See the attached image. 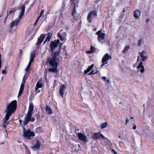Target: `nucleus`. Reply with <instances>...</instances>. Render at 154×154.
Returning <instances> with one entry per match:
<instances>
[{"mask_svg": "<svg viewBox=\"0 0 154 154\" xmlns=\"http://www.w3.org/2000/svg\"><path fill=\"white\" fill-rule=\"evenodd\" d=\"M63 44L60 43L58 39L55 40L51 42L50 47L52 53L48 59V62L51 68L48 69V72L57 73L58 71V67L59 64L56 61V58L60 54L61 47Z\"/></svg>", "mask_w": 154, "mask_h": 154, "instance_id": "1", "label": "nucleus"}, {"mask_svg": "<svg viewBox=\"0 0 154 154\" xmlns=\"http://www.w3.org/2000/svg\"><path fill=\"white\" fill-rule=\"evenodd\" d=\"M17 107V101L14 100L11 102L7 106V110L5 111L7 112V114L5 119H3L4 122V126L5 127L8 125L7 121L9 119V117L12 113L14 112L16 110Z\"/></svg>", "mask_w": 154, "mask_h": 154, "instance_id": "2", "label": "nucleus"}, {"mask_svg": "<svg viewBox=\"0 0 154 154\" xmlns=\"http://www.w3.org/2000/svg\"><path fill=\"white\" fill-rule=\"evenodd\" d=\"M21 11L20 12L18 18L13 21L10 24V32L11 33H13V32L15 31L17 25L24 15L25 10V7L24 5H21Z\"/></svg>", "mask_w": 154, "mask_h": 154, "instance_id": "3", "label": "nucleus"}, {"mask_svg": "<svg viewBox=\"0 0 154 154\" xmlns=\"http://www.w3.org/2000/svg\"><path fill=\"white\" fill-rule=\"evenodd\" d=\"M138 54L141 58L142 61L140 62L139 65L137 67V68L138 69V70H139V69L141 72L143 73L144 71V69L142 61L144 62L147 59V57L144 55V53L143 51L141 52H139Z\"/></svg>", "mask_w": 154, "mask_h": 154, "instance_id": "4", "label": "nucleus"}, {"mask_svg": "<svg viewBox=\"0 0 154 154\" xmlns=\"http://www.w3.org/2000/svg\"><path fill=\"white\" fill-rule=\"evenodd\" d=\"M35 120V118L32 117V113L27 112L24 117L23 125L25 126L27 125L29 122H33Z\"/></svg>", "mask_w": 154, "mask_h": 154, "instance_id": "5", "label": "nucleus"}, {"mask_svg": "<svg viewBox=\"0 0 154 154\" xmlns=\"http://www.w3.org/2000/svg\"><path fill=\"white\" fill-rule=\"evenodd\" d=\"M29 75V74H28V73H26V74L23 76L22 80V83L20 85L19 91L18 95V97H19L23 93V91L24 89V84L25 83L26 80L28 78Z\"/></svg>", "mask_w": 154, "mask_h": 154, "instance_id": "6", "label": "nucleus"}, {"mask_svg": "<svg viewBox=\"0 0 154 154\" xmlns=\"http://www.w3.org/2000/svg\"><path fill=\"white\" fill-rule=\"evenodd\" d=\"M23 136L27 139H30L31 137L34 136L35 135L34 133L31 131L29 129L26 130L25 129H23Z\"/></svg>", "mask_w": 154, "mask_h": 154, "instance_id": "7", "label": "nucleus"}, {"mask_svg": "<svg viewBox=\"0 0 154 154\" xmlns=\"http://www.w3.org/2000/svg\"><path fill=\"white\" fill-rule=\"evenodd\" d=\"M63 30H60L58 33L57 35L61 41H65L66 39L67 34L65 32H62Z\"/></svg>", "mask_w": 154, "mask_h": 154, "instance_id": "8", "label": "nucleus"}, {"mask_svg": "<svg viewBox=\"0 0 154 154\" xmlns=\"http://www.w3.org/2000/svg\"><path fill=\"white\" fill-rule=\"evenodd\" d=\"M96 35L98 36L97 39L99 42H101L104 39L105 33H102L101 30L97 31L96 33Z\"/></svg>", "mask_w": 154, "mask_h": 154, "instance_id": "9", "label": "nucleus"}, {"mask_svg": "<svg viewBox=\"0 0 154 154\" xmlns=\"http://www.w3.org/2000/svg\"><path fill=\"white\" fill-rule=\"evenodd\" d=\"M78 137L80 140L82 141L85 143H86L88 141L87 137L84 134L78 133Z\"/></svg>", "mask_w": 154, "mask_h": 154, "instance_id": "10", "label": "nucleus"}, {"mask_svg": "<svg viewBox=\"0 0 154 154\" xmlns=\"http://www.w3.org/2000/svg\"><path fill=\"white\" fill-rule=\"evenodd\" d=\"M42 79H40L37 82L35 87V91L37 93H39L40 92L39 90H38L39 88H41L43 85L42 83Z\"/></svg>", "mask_w": 154, "mask_h": 154, "instance_id": "11", "label": "nucleus"}, {"mask_svg": "<svg viewBox=\"0 0 154 154\" xmlns=\"http://www.w3.org/2000/svg\"><path fill=\"white\" fill-rule=\"evenodd\" d=\"M111 59V56L106 53L103 56L102 59V62L103 63L107 64L109 59Z\"/></svg>", "mask_w": 154, "mask_h": 154, "instance_id": "12", "label": "nucleus"}, {"mask_svg": "<svg viewBox=\"0 0 154 154\" xmlns=\"http://www.w3.org/2000/svg\"><path fill=\"white\" fill-rule=\"evenodd\" d=\"M45 37V36L44 34H41L40 37L38 38L37 42L36 43V45L39 46V45L42 42Z\"/></svg>", "mask_w": 154, "mask_h": 154, "instance_id": "13", "label": "nucleus"}, {"mask_svg": "<svg viewBox=\"0 0 154 154\" xmlns=\"http://www.w3.org/2000/svg\"><path fill=\"white\" fill-rule=\"evenodd\" d=\"M66 86L64 85H62L60 89L59 93L62 97H63V95L64 94L66 88Z\"/></svg>", "mask_w": 154, "mask_h": 154, "instance_id": "14", "label": "nucleus"}, {"mask_svg": "<svg viewBox=\"0 0 154 154\" xmlns=\"http://www.w3.org/2000/svg\"><path fill=\"white\" fill-rule=\"evenodd\" d=\"M78 3L76 4L75 6H74V8L72 12V15L73 17V18L75 20H77V19L76 17V11L75 10V8H76V7H77L78 6Z\"/></svg>", "mask_w": 154, "mask_h": 154, "instance_id": "15", "label": "nucleus"}, {"mask_svg": "<svg viewBox=\"0 0 154 154\" xmlns=\"http://www.w3.org/2000/svg\"><path fill=\"white\" fill-rule=\"evenodd\" d=\"M36 51V50H34L30 54V60L33 61L35 57Z\"/></svg>", "mask_w": 154, "mask_h": 154, "instance_id": "16", "label": "nucleus"}, {"mask_svg": "<svg viewBox=\"0 0 154 154\" xmlns=\"http://www.w3.org/2000/svg\"><path fill=\"white\" fill-rule=\"evenodd\" d=\"M141 13L139 10H137L134 12V16L135 18H139L140 16Z\"/></svg>", "mask_w": 154, "mask_h": 154, "instance_id": "17", "label": "nucleus"}, {"mask_svg": "<svg viewBox=\"0 0 154 154\" xmlns=\"http://www.w3.org/2000/svg\"><path fill=\"white\" fill-rule=\"evenodd\" d=\"M40 143L38 141H37L36 144L32 146V148L34 150L38 149L40 147Z\"/></svg>", "mask_w": 154, "mask_h": 154, "instance_id": "18", "label": "nucleus"}, {"mask_svg": "<svg viewBox=\"0 0 154 154\" xmlns=\"http://www.w3.org/2000/svg\"><path fill=\"white\" fill-rule=\"evenodd\" d=\"M100 131H99L97 133H94L93 134L92 136V138L93 139H98L100 137Z\"/></svg>", "mask_w": 154, "mask_h": 154, "instance_id": "19", "label": "nucleus"}, {"mask_svg": "<svg viewBox=\"0 0 154 154\" xmlns=\"http://www.w3.org/2000/svg\"><path fill=\"white\" fill-rule=\"evenodd\" d=\"M34 109V106L33 103H30L28 108V112L32 113Z\"/></svg>", "mask_w": 154, "mask_h": 154, "instance_id": "20", "label": "nucleus"}, {"mask_svg": "<svg viewBox=\"0 0 154 154\" xmlns=\"http://www.w3.org/2000/svg\"><path fill=\"white\" fill-rule=\"evenodd\" d=\"M52 33L49 32L48 33V35L44 42V44H45L47 42H49L52 36Z\"/></svg>", "mask_w": 154, "mask_h": 154, "instance_id": "21", "label": "nucleus"}, {"mask_svg": "<svg viewBox=\"0 0 154 154\" xmlns=\"http://www.w3.org/2000/svg\"><path fill=\"white\" fill-rule=\"evenodd\" d=\"M130 48L129 45L126 46L124 48V50L122 51V53L124 54H125L129 50Z\"/></svg>", "mask_w": 154, "mask_h": 154, "instance_id": "22", "label": "nucleus"}, {"mask_svg": "<svg viewBox=\"0 0 154 154\" xmlns=\"http://www.w3.org/2000/svg\"><path fill=\"white\" fill-rule=\"evenodd\" d=\"M45 110L49 114H51L52 113V109L48 106H46Z\"/></svg>", "mask_w": 154, "mask_h": 154, "instance_id": "23", "label": "nucleus"}, {"mask_svg": "<svg viewBox=\"0 0 154 154\" xmlns=\"http://www.w3.org/2000/svg\"><path fill=\"white\" fill-rule=\"evenodd\" d=\"M94 66L93 64H92L90 66H89L87 69L85 70L84 71V73L85 74H87L88 72H90Z\"/></svg>", "mask_w": 154, "mask_h": 154, "instance_id": "24", "label": "nucleus"}, {"mask_svg": "<svg viewBox=\"0 0 154 154\" xmlns=\"http://www.w3.org/2000/svg\"><path fill=\"white\" fill-rule=\"evenodd\" d=\"M89 13L92 16V17H96L97 16V12L96 11H91Z\"/></svg>", "mask_w": 154, "mask_h": 154, "instance_id": "25", "label": "nucleus"}, {"mask_svg": "<svg viewBox=\"0 0 154 154\" xmlns=\"http://www.w3.org/2000/svg\"><path fill=\"white\" fill-rule=\"evenodd\" d=\"M43 130L42 128L41 127L37 128L35 131V132L37 133H42L43 132Z\"/></svg>", "mask_w": 154, "mask_h": 154, "instance_id": "26", "label": "nucleus"}, {"mask_svg": "<svg viewBox=\"0 0 154 154\" xmlns=\"http://www.w3.org/2000/svg\"><path fill=\"white\" fill-rule=\"evenodd\" d=\"M138 46H142L144 44V42L142 39H140L138 41Z\"/></svg>", "mask_w": 154, "mask_h": 154, "instance_id": "27", "label": "nucleus"}, {"mask_svg": "<svg viewBox=\"0 0 154 154\" xmlns=\"http://www.w3.org/2000/svg\"><path fill=\"white\" fill-rule=\"evenodd\" d=\"M100 137H99L98 139L100 140H103V139H107V138L106 137H105L104 135L101 134L100 132Z\"/></svg>", "mask_w": 154, "mask_h": 154, "instance_id": "28", "label": "nucleus"}, {"mask_svg": "<svg viewBox=\"0 0 154 154\" xmlns=\"http://www.w3.org/2000/svg\"><path fill=\"white\" fill-rule=\"evenodd\" d=\"M107 125V123L105 122L104 123H102L100 125V127L101 128H106Z\"/></svg>", "mask_w": 154, "mask_h": 154, "instance_id": "29", "label": "nucleus"}, {"mask_svg": "<svg viewBox=\"0 0 154 154\" xmlns=\"http://www.w3.org/2000/svg\"><path fill=\"white\" fill-rule=\"evenodd\" d=\"M92 17V16L89 13L88 16L87 17V20L90 23H91L92 21V19L91 17Z\"/></svg>", "mask_w": 154, "mask_h": 154, "instance_id": "30", "label": "nucleus"}, {"mask_svg": "<svg viewBox=\"0 0 154 154\" xmlns=\"http://www.w3.org/2000/svg\"><path fill=\"white\" fill-rule=\"evenodd\" d=\"M44 10H42V11H41V14H40V15L38 17V18L40 19L41 17L43 15V14H44Z\"/></svg>", "mask_w": 154, "mask_h": 154, "instance_id": "31", "label": "nucleus"}, {"mask_svg": "<svg viewBox=\"0 0 154 154\" xmlns=\"http://www.w3.org/2000/svg\"><path fill=\"white\" fill-rule=\"evenodd\" d=\"M94 50V47H93L92 46H91V51L89 52V53H92L93 52Z\"/></svg>", "mask_w": 154, "mask_h": 154, "instance_id": "32", "label": "nucleus"}, {"mask_svg": "<svg viewBox=\"0 0 154 154\" xmlns=\"http://www.w3.org/2000/svg\"><path fill=\"white\" fill-rule=\"evenodd\" d=\"M33 61H32L31 60H30L29 61V62L28 63V65H27V67H28V68H29L30 67V66H31V64L32 63V62Z\"/></svg>", "mask_w": 154, "mask_h": 154, "instance_id": "33", "label": "nucleus"}, {"mask_svg": "<svg viewBox=\"0 0 154 154\" xmlns=\"http://www.w3.org/2000/svg\"><path fill=\"white\" fill-rule=\"evenodd\" d=\"M26 73H28L29 74V68H28V67H26Z\"/></svg>", "mask_w": 154, "mask_h": 154, "instance_id": "34", "label": "nucleus"}, {"mask_svg": "<svg viewBox=\"0 0 154 154\" xmlns=\"http://www.w3.org/2000/svg\"><path fill=\"white\" fill-rule=\"evenodd\" d=\"M92 74H94V71L93 70H92L91 72L88 74V75H91Z\"/></svg>", "mask_w": 154, "mask_h": 154, "instance_id": "35", "label": "nucleus"}, {"mask_svg": "<svg viewBox=\"0 0 154 154\" xmlns=\"http://www.w3.org/2000/svg\"><path fill=\"white\" fill-rule=\"evenodd\" d=\"M40 19L39 18H38L37 20H36V21H35V24H34V26H36V25H37V23H38V20H39Z\"/></svg>", "mask_w": 154, "mask_h": 154, "instance_id": "36", "label": "nucleus"}, {"mask_svg": "<svg viewBox=\"0 0 154 154\" xmlns=\"http://www.w3.org/2000/svg\"><path fill=\"white\" fill-rule=\"evenodd\" d=\"M133 129L134 130L136 128V125L134 124L133 125Z\"/></svg>", "mask_w": 154, "mask_h": 154, "instance_id": "37", "label": "nucleus"}, {"mask_svg": "<svg viewBox=\"0 0 154 154\" xmlns=\"http://www.w3.org/2000/svg\"><path fill=\"white\" fill-rule=\"evenodd\" d=\"M6 71L5 70H3L2 72V73L3 74H6Z\"/></svg>", "mask_w": 154, "mask_h": 154, "instance_id": "38", "label": "nucleus"}, {"mask_svg": "<svg viewBox=\"0 0 154 154\" xmlns=\"http://www.w3.org/2000/svg\"><path fill=\"white\" fill-rule=\"evenodd\" d=\"M109 82V80L108 79H107V80H106L105 81V83H106V85H107V83Z\"/></svg>", "mask_w": 154, "mask_h": 154, "instance_id": "39", "label": "nucleus"}, {"mask_svg": "<svg viewBox=\"0 0 154 154\" xmlns=\"http://www.w3.org/2000/svg\"><path fill=\"white\" fill-rule=\"evenodd\" d=\"M102 79H103L104 81H106V78L105 77H103L102 78Z\"/></svg>", "mask_w": 154, "mask_h": 154, "instance_id": "40", "label": "nucleus"}, {"mask_svg": "<svg viewBox=\"0 0 154 154\" xmlns=\"http://www.w3.org/2000/svg\"><path fill=\"white\" fill-rule=\"evenodd\" d=\"M120 71L122 72H123L124 71L123 69L122 68H121L120 70Z\"/></svg>", "mask_w": 154, "mask_h": 154, "instance_id": "41", "label": "nucleus"}, {"mask_svg": "<svg viewBox=\"0 0 154 154\" xmlns=\"http://www.w3.org/2000/svg\"><path fill=\"white\" fill-rule=\"evenodd\" d=\"M126 124L128 123V122H129V120L128 119H126Z\"/></svg>", "mask_w": 154, "mask_h": 154, "instance_id": "42", "label": "nucleus"}, {"mask_svg": "<svg viewBox=\"0 0 154 154\" xmlns=\"http://www.w3.org/2000/svg\"><path fill=\"white\" fill-rule=\"evenodd\" d=\"M77 130H76L75 131V133L77 135V136H78V133L79 132H77Z\"/></svg>", "mask_w": 154, "mask_h": 154, "instance_id": "43", "label": "nucleus"}, {"mask_svg": "<svg viewBox=\"0 0 154 154\" xmlns=\"http://www.w3.org/2000/svg\"><path fill=\"white\" fill-rule=\"evenodd\" d=\"M113 150V152L114 153V154H117V152L115 150Z\"/></svg>", "mask_w": 154, "mask_h": 154, "instance_id": "44", "label": "nucleus"}, {"mask_svg": "<svg viewBox=\"0 0 154 154\" xmlns=\"http://www.w3.org/2000/svg\"><path fill=\"white\" fill-rule=\"evenodd\" d=\"M13 12V11H10L9 12V14H11Z\"/></svg>", "mask_w": 154, "mask_h": 154, "instance_id": "45", "label": "nucleus"}, {"mask_svg": "<svg viewBox=\"0 0 154 154\" xmlns=\"http://www.w3.org/2000/svg\"><path fill=\"white\" fill-rule=\"evenodd\" d=\"M104 64V63H103V64H102L101 66H100V67H102L105 64Z\"/></svg>", "mask_w": 154, "mask_h": 154, "instance_id": "46", "label": "nucleus"}, {"mask_svg": "<svg viewBox=\"0 0 154 154\" xmlns=\"http://www.w3.org/2000/svg\"><path fill=\"white\" fill-rule=\"evenodd\" d=\"M19 123H20V124H21V123H22V121L21 120H19Z\"/></svg>", "mask_w": 154, "mask_h": 154, "instance_id": "47", "label": "nucleus"}, {"mask_svg": "<svg viewBox=\"0 0 154 154\" xmlns=\"http://www.w3.org/2000/svg\"><path fill=\"white\" fill-rule=\"evenodd\" d=\"M54 81H55V82L54 84V87H55V85H56L55 83H56V81L55 80H54Z\"/></svg>", "mask_w": 154, "mask_h": 154, "instance_id": "48", "label": "nucleus"}, {"mask_svg": "<svg viewBox=\"0 0 154 154\" xmlns=\"http://www.w3.org/2000/svg\"><path fill=\"white\" fill-rule=\"evenodd\" d=\"M2 14H1V15H0V20H1V17H2Z\"/></svg>", "mask_w": 154, "mask_h": 154, "instance_id": "49", "label": "nucleus"}, {"mask_svg": "<svg viewBox=\"0 0 154 154\" xmlns=\"http://www.w3.org/2000/svg\"><path fill=\"white\" fill-rule=\"evenodd\" d=\"M98 71H97V72H95V73H94V74H95L96 73H97V72H98Z\"/></svg>", "mask_w": 154, "mask_h": 154, "instance_id": "50", "label": "nucleus"}, {"mask_svg": "<svg viewBox=\"0 0 154 154\" xmlns=\"http://www.w3.org/2000/svg\"><path fill=\"white\" fill-rule=\"evenodd\" d=\"M139 57H138V58H137V61H138V60H139Z\"/></svg>", "mask_w": 154, "mask_h": 154, "instance_id": "51", "label": "nucleus"}, {"mask_svg": "<svg viewBox=\"0 0 154 154\" xmlns=\"http://www.w3.org/2000/svg\"><path fill=\"white\" fill-rule=\"evenodd\" d=\"M96 29H97L96 28H95V29H94V31H95Z\"/></svg>", "mask_w": 154, "mask_h": 154, "instance_id": "52", "label": "nucleus"}, {"mask_svg": "<svg viewBox=\"0 0 154 154\" xmlns=\"http://www.w3.org/2000/svg\"><path fill=\"white\" fill-rule=\"evenodd\" d=\"M131 119H133V118L132 117H131Z\"/></svg>", "mask_w": 154, "mask_h": 154, "instance_id": "53", "label": "nucleus"}, {"mask_svg": "<svg viewBox=\"0 0 154 154\" xmlns=\"http://www.w3.org/2000/svg\"><path fill=\"white\" fill-rule=\"evenodd\" d=\"M8 14H7V17H6V18L5 19H6V18H7V17L8 16Z\"/></svg>", "mask_w": 154, "mask_h": 154, "instance_id": "54", "label": "nucleus"}, {"mask_svg": "<svg viewBox=\"0 0 154 154\" xmlns=\"http://www.w3.org/2000/svg\"><path fill=\"white\" fill-rule=\"evenodd\" d=\"M119 138H120L121 137V136L120 135L119 136Z\"/></svg>", "mask_w": 154, "mask_h": 154, "instance_id": "55", "label": "nucleus"}, {"mask_svg": "<svg viewBox=\"0 0 154 154\" xmlns=\"http://www.w3.org/2000/svg\"><path fill=\"white\" fill-rule=\"evenodd\" d=\"M72 0H71V1L72 2Z\"/></svg>", "mask_w": 154, "mask_h": 154, "instance_id": "56", "label": "nucleus"}, {"mask_svg": "<svg viewBox=\"0 0 154 154\" xmlns=\"http://www.w3.org/2000/svg\"><path fill=\"white\" fill-rule=\"evenodd\" d=\"M3 144V143H1V144Z\"/></svg>", "mask_w": 154, "mask_h": 154, "instance_id": "57", "label": "nucleus"}]
</instances>
